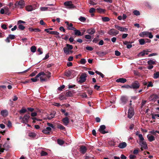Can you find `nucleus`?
Masks as SVG:
<instances>
[{
    "mask_svg": "<svg viewBox=\"0 0 159 159\" xmlns=\"http://www.w3.org/2000/svg\"><path fill=\"white\" fill-rule=\"evenodd\" d=\"M62 121L65 125H67L69 123V119L67 117L63 118L62 120Z\"/></svg>",
    "mask_w": 159,
    "mask_h": 159,
    "instance_id": "obj_20",
    "label": "nucleus"
},
{
    "mask_svg": "<svg viewBox=\"0 0 159 159\" xmlns=\"http://www.w3.org/2000/svg\"><path fill=\"white\" fill-rule=\"evenodd\" d=\"M8 37L9 38L11 39H14L15 38V36L14 35L10 34L8 35Z\"/></svg>",
    "mask_w": 159,
    "mask_h": 159,
    "instance_id": "obj_47",
    "label": "nucleus"
},
{
    "mask_svg": "<svg viewBox=\"0 0 159 159\" xmlns=\"http://www.w3.org/2000/svg\"><path fill=\"white\" fill-rule=\"evenodd\" d=\"M30 117L29 113L28 114L25 115L23 118V121H22V122L25 124H27L28 122L29 119Z\"/></svg>",
    "mask_w": 159,
    "mask_h": 159,
    "instance_id": "obj_9",
    "label": "nucleus"
},
{
    "mask_svg": "<svg viewBox=\"0 0 159 159\" xmlns=\"http://www.w3.org/2000/svg\"><path fill=\"white\" fill-rule=\"evenodd\" d=\"M97 12L99 13H104L105 11V10L100 8H98L96 9Z\"/></svg>",
    "mask_w": 159,
    "mask_h": 159,
    "instance_id": "obj_30",
    "label": "nucleus"
},
{
    "mask_svg": "<svg viewBox=\"0 0 159 159\" xmlns=\"http://www.w3.org/2000/svg\"><path fill=\"white\" fill-rule=\"evenodd\" d=\"M71 72V74L72 77H74L77 75L78 74V72L75 71L73 70H70Z\"/></svg>",
    "mask_w": 159,
    "mask_h": 159,
    "instance_id": "obj_26",
    "label": "nucleus"
},
{
    "mask_svg": "<svg viewBox=\"0 0 159 159\" xmlns=\"http://www.w3.org/2000/svg\"><path fill=\"white\" fill-rule=\"evenodd\" d=\"M106 129V126L104 125H101L100 126L99 129V131L102 134H105L108 133V132L104 130Z\"/></svg>",
    "mask_w": 159,
    "mask_h": 159,
    "instance_id": "obj_12",
    "label": "nucleus"
},
{
    "mask_svg": "<svg viewBox=\"0 0 159 159\" xmlns=\"http://www.w3.org/2000/svg\"><path fill=\"white\" fill-rule=\"evenodd\" d=\"M139 36L141 37H148L150 39L153 38V35L151 32L148 31H143L141 32L139 34Z\"/></svg>",
    "mask_w": 159,
    "mask_h": 159,
    "instance_id": "obj_2",
    "label": "nucleus"
},
{
    "mask_svg": "<svg viewBox=\"0 0 159 159\" xmlns=\"http://www.w3.org/2000/svg\"><path fill=\"white\" fill-rule=\"evenodd\" d=\"M115 54L116 56H119L120 55V52L117 50L115 51Z\"/></svg>",
    "mask_w": 159,
    "mask_h": 159,
    "instance_id": "obj_56",
    "label": "nucleus"
},
{
    "mask_svg": "<svg viewBox=\"0 0 159 159\" xmlns=\"http://www.w3.org/2000/svg\"><path fill=\"white\" fill-rule=\"evenodd\" d=\"M48 154L47 152L43 151H42L41 153V155L42 156H47Z\"/></svg>",
    "mask_w": 159,
    "mask_h": 159,
    "instance_id": "obj_42",
    "label": "nucleus"
},
{
    "mask_svg": "<svg viewBox=\"0 0 159 159\" xmlns=\"http://www.w3.org/2000/svg\"><path fill=\"white\" fill-rule=\"evenodd\" d=\"M121 87L123 88H125L127 89H129L130 88V85H124L122 86Z\"/></svg>",
    "mask_w": 159,
    "mask_h": 159,
    "instance_id": "obj_45",
    "label": "nucleus"
},
{
    "mask_svg": "<svg viewBox=\"0 0 159 159\" xmlns=\"http://www.w3.org/2000/svg\"><path fill=\"white\" fill-rule=\"evenodd\" d=\"M95 31H96L94 29L91 28L87 30L86 33H88L90 35H93L94 33H95Z\"/></svg>",
    "mask_w": 159,
    "mask_h": 159,
    "instance_id": "obj_14",
    "label": "nucleus"
},
{
    "mask_svg": "<svg viewBox=\"0 0 159 159\" xmlns=\"http://www.w3.org/2000/svg\"><path fill=\"white\" fill-rule=\"evenodd\" d=\"M98 39L97 37H96L93 40V43H96L98 42Z\"/></svg>",
    "mask_w": 159,
    "mask_h": 159,
    "instance_id": "obj_64",
    "label": "nucleus"
},
{
    "mask_svg": "<svg viewBox=\"0 0 159 159\" xmlns=\"http://www.w3.org/2000/svg\"><path fill=\"white\" fill-rule=\"evenodd\" d=\"M133 13L136 16H139L140 15V13L139 11L135 10L133 11Z\"/></svg>",
    "mask_w": 159,
    "mask_h": 159,
    "instance_id": "obj_39",
    "label": "nucleus"
},
{
    "mask_svg": "<svg viewBox=\"0 0 159 159\" xmlns=\"http://www.w3.org/2000/svg\"><path fill=\"white\" fill-rule=\"evenodd\" d=\"M59 33L56 31H51V34L57 35L56 37L57 38H60L61 37L59 35Z\"/></svg>",
    "mask_w": 159,
    "mask_h": 159,
    "instance_id": "obj_25",
    "label": "nucleus"
},
{
    "mask_svg": "<svg viewBox=\"0 0 159 159\" xmlns=\"http://www.w3.org/2000/svg\"><path fill=\"white\" fill-rule=\"evenodd\" d=\"M148 65H152L156 64V61L155 60H149L147 62Z\"/></svg>",
    "mask_w": 159,
    "mask_h": 159,
    "instance_id": "obj_22",
    "label": "nucleus"
},
{
    "mask_svg": "<svg viewBox=\"0 0 159 159\" xmlns=\"http://www.w3.org/2000/svg\"><path fill=\"white\" fill-rule=\"evenodd\" d=\"M147 137L149 141L150 142L152 141L155 140V138L152 135H151L149 136V135H148L147 136Z\"/></svg>",
    "mask_w": 159,
    "mask_h": 159,
    "instance_id": "obj_24",
    "label": "nucleus"
},
{
    "mask_svg": "<svg viewBox=\"0 0 159 159\" xmlns=\"http://www.w3.org/2000/svg\"><path fill=\"white\" fill-rule=\"evenodd\" d=\"M146 102L147 101L146 100H142L141 103V108H142L143 107V106L146 103Z\"/></svg>",
    "mask_w": 159,
    "mask_h": 159,
    "instance_id": "obj_50",
    "label": "nucleus"
},
{
    "mask_svg": "<svg viewBox=\"0 0 159 159\" xmlns=\"http://www.w3.org/2000/svg\"><path fill=\"white\" fill-rule=\"evenodd\" d=\"M75 34L78 36H82L84 35V33H81L80 31L78 30H75Z\"/></svg>",
    "mask_w": 159,
    "mask_h": 159,
    "instance_id": "obj_23",
    "label": "nucleus"
},
{
    "mask_svg": "<svg viewBox=\"0 0 159 159\" xmlns=\"http://www.w3.org/2000/svg\"><path fill=\"white\" fill-rule=\"evenodd\" d=\"M100 86H98L97 85H95L94 86V88L98 90H99L100 89Z\"/></svg>",
    "mask_w": 159,
    "mask_h": 159,
    "instance_id": "obj_54",
    "label": "nucleus"
},
{
    "mask_svg": "<svg viewBox=\"0 0 159 159\" xmlns=\"http://www.w3.org/2000/svg\"><path fill=\"white\" fill-rule=\"evenodd\" d=\"M87 148L86 147L82 145L80 147V151L82 153L84 154L87 151Z\"/></svg>",
    "mask_w": 159,
    "mask_h": 159,
    "instance_id": "obj_15",
    "label": "nucleus"
},
{
    "mask_svg": "<svg viewBox=\"0 0 159 159\" xmlns=\"http://www.w3.org/2000/svg\"><path fill=\"white\" fill-rule=\"evenodd\" d=\"M7 126L9 127H11L12 126V124L11 123V122L9 120L8 121Z\"/></svg>",
    "mask_w": 159,
    "mask_h": 159,
    "instance_id": "obj_62",
    "label": "nucleus"
},
{
    "mask_svg": "<svg viewBox=\"0 0 159 159\" xmlns=\"http://www.w3.org/2000/svg\"><path fill=\"white\" fill-rule=\"evenodd\" d=\"M65 75L68 77H71L70 70L65 73Z\"/></svg>",
    "mask_w": 159,
    "mask_h": 159,
    "instance_id": "obj_32",
    "label": "nucleus"
},
{
    "mask_svg": "<svg viewBox=\"0 0 159 159\" xmlns=\"http://www.w3.org/2000/svg\"><path fill=\"white\" fill-rule=\"evenodd\" d=\"M136 157V156L132 154L130 155L129 156V159H134Z\"/></svg>",
    "mask_w": 159,
    "mask_h": 159,
    "instance_id": "obj_52",
    "label": "nucleus"
},
{
    "mask_svg": "<svg viewBox=\"0 0 159 159\" xmlns=\"http://www.w3.org/2000/svg\"><path fill=\"white\" fill-rule=\"evenodd\" d=\"M36 48L35 46H32L31 47V51L33 52H34L36 51Z\"/></svg>",
    "mask_w": 159,
    "mask_h": 159,
    "instance_id": "obj_36",
    "label": "nucleus"
},
{
    "mask_svg": "<svg viewBox=\"0 0 159 159\" xmlns=\"http://www.w3.org/2000/svg\"><path fill=\"white\" fill-rule=\"evenodd\" d=\"M47 125H48V126L52 127V128H55V126L53 125L52 124L48 122L47 123Z\"/></svg>",
    "mask_w": 159,
    "mask_h": 159,
    "instance_id": "obj_55",
    "label": "nucleus"
},
{
    "mask_svg": "<svg viewBox=\"0 0 159 159\" xmlns=\"http://www.w3.org/2000/svg\"><path fill=\"white\" fill-rule=\"evenodd\" d=\"M59 99L60 100H63L66 99V97L64 95H61L59 97Z\"/></svg>",
    "mask_w": 159,
    "mask_h": 159,
    "instance_id": "obj_53",
    "label": "nucleus"
},
{
    "mask_svg": "<svg viewBox=\"0 0 159 159\" xmlns=\"http://www.w3.org/2000/svg\"><path fill=\"white\" fill-rule=\"evenodd\" d=\"M139 139V141H143L144 140V139L143 137V135L142 134H139V136H138Z\"/></svg>",
    "mask_w": 159,
    "mask_h": 159,
    "instance_id": "obj_51",
    "label": "nucleus"
},
{
    "mask_svg": "<svg viewBox=\"0 0 159 159\" xmlns=\"http://www.w3.org/2000/svg\"><path fill=\"white\" fill-rule=\"evenodd\" d=\"M27 111L26 109L24 107H22L21 110H20L19 112L20 114H24L27 112Z\"/></svg>",
    "mask_w": 159,
    "mask_h": 159,
    "instance_id": "obj_27",
    "label": "nucleus"
},
{
    "mask_svg": "<svg viewBox=\"0 0 159 159\" xmlns=\"http://www.w3.org/2000/svg\"><path fill=\"white\" fill-rule=\"evenodd\" d=\"M40 24L42 25H46V23H45L42 20H40Z\"/></svg>",
    "mask_w": 159,
    "mask_h": 159,
    "instance_id": "obj_61",
    "label": "nucleus"
},
{
    "mask_svg": "<svg viewBox=\"0 0 159 159\" xmlns=\"http://www.w3.org/2000/svg\"><path fill=\"white\" fill-rule=\"evenodd\" d=\"M1 114L3 117H6L8 115V112L7 110H3L1 111Z\"/></svg>",
    "mask_w": 159,
    "mask_h": 159,
    "instance_id": "obj_19",
    "label": "nucleus"
},
{
    "mask_svg": "<svg viewBox=\"0 0 159 159\" xmlns=\"http://www.w3.org/2000/svg\"><path fill=\"white\" fill-rule=\"evenodd\" d=\"M139 149H135L133 152V153L134 154L137 155V154L139 152Z\"/></svg>",
    "mask_w": 159,
    "mask_h": 159,
    "instance_id": "obj_63",
    "label": "nucleus"
},
{
    "mask_svg": "<svg viewBox=\"0 0 159 159\" xmlns=\"http://www.w3.org/2000/svg\"><path fill=\"white\" fill-rule=\"evenodd\" d=\"M102 20L103 22H108L110 20V19L107 17H102Z\"/></svg>",
    "mask_w": 159,
    "mask_h": 159,
    "instance_id": "obj_29",
    "label": "nucleus"
},
{
    "mask_svg": "<svg viewBox=\"0 0 159 159\" xmlns=\"http://www.w3.org/2000/svg\"><path fill=\"white\" fill-rule=\"evenodd\" d=\"M65 95L66 97H71L72 96L73 93L71 91L67 90L65 93Z\"/></svg>",
    "mask_w": 159,
    "mask_h": 159,
    "instance_id": "obj_21",
    "label": "nucleus"
},
{
    "mask_svg": "<svg viewBox=\"0 0 159 159\" xmlns=\"http://www.w3.org/2000/svg\"><path fill=\"white\" fill-rule=\"evenodd\" d=\"M126 146V143L125 142H123L120 143L118 146V147L120 148L123 149L125 148Z\"/></svg>",
    "mask_w": 159,
    "mask_h": 159,
    "instance_id": "obj_17",
    "label": "nucleus"
},
{
    "mask_svg": "<svg viewBox=\"0 0 159 159\" xmlns=\"http://www.w3.org/2000/svg\"><path fill=\"white\" fill-rule=\"evenodd\" d=\"M43 75H42L40 76V81L41 82H43L44 81H46L47 80L46 78H43Z\"/></svg>",
    "mask_w": 159,
    "mask_h": 159,
    "instance_id": "obj_43",
    "label": "nucleus"
},
{
    "mask_svg": "<svg viewBox=\"0 0 159 159\" xmlns=\"http://www.w3.org/2000/svg\"><path fill=\"white\" fill-rule=\"evenodd\" d=\"M120 100L123 103L125 104L128 101V98L126 96H122L121 97Z\"/></svg>",
    "mask_w": 159,
    "mask_h": 159,
    "instance_id": "obj_16",
    "label": "nucleus"
},
{
    "mask_svg": "<svg viewBox=\"0 0 159 159\" xmlns=\"http://www.w3.org/2000/svg\"><path fill=\"white\" fill-rule=\"evenodd\" d=\"M127 81L126 79L123 78H120L117 79L116 80V82L117 83H124Z\"/></svg>",
    "mask_w": 159,
    "mask_h": 159,
    "instance_id": "obj_18",
    "label": "nucleus"
},
{
    "mask_svg": "<svg viewBox=\"0 0 159 159\" xmlns=\"http://www.w3.org/2000/svg\"><path fill=\"white\" fill-rule=\"evenodd\" d=\"M87 77V75L85 73L82 74L80 76V80L78 81L79 83L82 84L85 82L86 80V78Z\"/></svg>",
    "mask_w": 159,
    "mask_h": 159,
    "instance_id": "obj_8",
    "label": "nucleus"
},
{
    "mask_svg": "<svg viewBox=\"0 0 159 159\" xmlns=\"http://www.w3.org/2000/svg\"><path fill=\"white\" fill-rule=\"evenodd\" d=\"M141 147H143V148L146 149L148 148L147 145L146 143L143 141H139V142L138 143Z\"/></svg>",
    "mask_w": 159,
    "mask_h": 159,
    "instance_id": "obj_13",
    "label": "nucleus"
},
{
    "mask_svg": "<svg viewBox=\"0 0 159 159\" xmlns=\"http://www.w3.org/2000/svg\"><path fill=\"white\" fill-rule=\"evenodd\" d=\"M57 142L60 145H62L64 143V142L63 141L60 139H58Z\"/></svg>",
    "mask_w": 159,
    "mask_h": 159,
    "instance_id": "obj_37",
    "label": "nucleus"
},
{
    "mask_svg": "<svg viewBox=\"0 0 159 159\" xmlns=\"http://www.w3.org/2000/svg\"><path fill=\"white\" fill-rule=\"evenodd\" d=\"M134 115V112L133 111V108L132 107H130L129 109L128 112V117L129 118H131Z\"/></svg>",
    "mask_w": 159,
    "mask_h": 159,
    "instance_id": "obj_11",
    "label": "nucleus"
},
{
    "mask_svg": "<svg viewBox=\"0 0 159 159\" xmlns=\"http://www.w3.org/2000/svg\"><path fill=\"white\" fill-rule=\"evenodd\" d=\"M66 7L68 8L71 9L75 7L74 5L72 3L71 1H68L65 2L64 4Z\"/></svg>",
    "mask_w": 159,
    "mask_h": 159,
    "instance_id": "obj_6",
    "label": "nucleus"
},
{
    "mask_svg": "<svg viewBox=\"0 0 159 159\" xmlns=\"http://www.w3.org/2000/svg\"><path fill=\"white\" fill-rule=\"evenodd\" d=\"M115 27L118 30H119L120 31L121 30L122 27L120 26L117 25H114Z\"/></svg>",
    "mask_w": 159,
    "mask_h": 159,
    "instance_id": "obj_40",
    "label": "nucleus"
},
{
    "mask_svg": "<svg viewBox=\"0 0 159 159\" xmlns=\"http://www.w3.org/2000/svg\"><path fill=\"white\" fill-rule=\"evenodd\" d=\"M151 97L152 98H153L156 99H158L159 98V97H158V96L156 94L153 95H152Z\"/></svg>",
    "mask_w": 159,
    "mask_h": 159,
    "instance_id": "obj_60",
    "label": "nucleus"
},
{
    "mask_svg": "<svg viewBox=\"0 0 159 159\" xmlns=\"http://www.w3.org/2000/svg\"><path fill=\"white\" fill-rule=\"evenodd\" d=\"M86 48L87 50L90 51H92L93 50V48L90 46H87Z\"/></svg>",
    "mask_w": 159,
    "mask_h": 159,
    "instance_id": "obj_58",
    "label": "nucleus"
},
{
    "mask_svg": "<svg viewBox=\"0 0 159 159\" xmlns=\"http://www.w3.org/2000/svg\"><path fill=\"white\" fill-rule=\"evenodd\" d=\"M45 74L44 72H41L39 73L34 78H32L31 80L33 82H35L39 80L38 78L42 75H45Z\"/></svg>",
    "mask_w": 159,
    "mask_h": 159,
    "instance_id": "obj_7",
    "label": "nucleus"
},
{
    "mask_svg": "<svg viewBox=\"0 0 159 159\" xmlns=\"http://www.w3.org/2000/svg\"><path fill=\"white\" fill-rule=\"evenodd\" d=\"M38 7L37 5L34 4L32 5L26 6L25 9L27 11H30L36 9Z\"/></svg>",
    "mask_w": 159,
    "mask_h": 159,
    "instance_id": "obj_4",
    "label": "nucleus"
},
{
    "mask_svg": "<svg viewBox=\"0 0 159 159\" xmlns=\"http://www.w3.org/2000/svg\"><path fill=\"white\" fill-rule=\"evenodd\" d=\"M128 30V29L127 28L122 27L121 30V31L127 32Z\"/></svg>",
    "mask_w": 159,
    "mask_h": 159,
    "instance_id": "obj_59",
    "label": "nucleus"
},
{
    "mask_svg": "<svg viewBox=\"0 0 159 159\" xmlns=\"http://www.w3.org/2000/svg\"><path fill=\"white\" fill-rule=\"evenodd\" d=\"M140 87V84L137 81H135L130 85V89H138Z\"/></svg>",
    "mask_w": 159,
    "mask_h": 159,
    "instance_id": "obj_5",
    "label": "nucleus"
},
{
    "mask_svg": "<svg viewBox=\"0 0 159 159\" xmlns=\"http://www.w3.org/2000/svg\"><path fill=\"white\" fill-rule=\"evenodd\" d=\"M57 128L61 130H65V128L63 126L60 124L57 125Z\"/></svg>",
    "mask_w": 159,
    "mask_h": 159,
    "instance_id": "obj_28",
    "label": "nucleus"
},
{
    "mask_svg": "<svg viewBox=\"0 0 159 159\" xmlns=\"http://www.w3.org/2000/svg\"><path fill=\"white\" fill-rule=\"evenodd\" d=\"M42 132L44 134H50V132L47 130L46 129H44L42 130Z\"/></svg>",
    "mask_w": 159,
    "mask_h": 159,
    "instance_id": "obj_49",
    "label": "nucleus"
},
{
    "mask_svg": "<svg viewBox=\"0 0 159 159\" xmlns=\"http://www.w3.org/2000/svg\"><path fill=\"white\" fill-rule=\"evenodd\" d=\"M37 73V71H35L33 72H32L30 75V76L32 77L35 76L36 74Z\"/></svg>",
    "mask_w": 159,
    "mask_h": 159,
    "instance_id": "obj_57",
    "label": "nucleus"
},
{
    "mask_svg": "<svg viewBox=\"0 0 159 159\" xmlns=\"http://www.w3.org/2000/svg\"><path fill=\"white\" fill-rule=\"evenodd\" d=\"M18 27V28L21 30H23L25 28V27L21 24H20Z\"/></svg>",
    "mask_w": 159,
    "mask_h": 159,
    "instance_id": "obj_38",
    "label": "nucleus"
},
{
    "mask_svg": "<svg viewBox=\"0 0 159 159\" xmlns=\"http://www.w3.org/2000/svg\"><path fill=\"white\" fill-rule=\"evenodd\" d=\"M139 42L140 44L143 45L145 43V40L144 39H141L139 40Z\"/></svg>",
    "mask_w": 159,
    "mask_h": 159,
    "instance_id": "obj_31",
    "label": "nucleus"
},
{
    "mask_svg": "<svg viewBox=\"0 0 159 159\" xmlns=\"http://www.w3.org/2000/svg\"><path fill=\"white\" fill-rule=\"evenodd\" d=\"M73 48V46L72 45L67 43L66 44V47L63 48L64 52L66 55L69 54L70 53H72L73 52V51L71 50Z\"/></svg>",
    "mask_w": 159,
    "mask_h": 159,
    "instance_id": "obj_1",
    "label": "nucleus"
},
{
    "mask_svg": "<svg viewBox=\"0 0 159 159\" xmlns=\"http://www.w3.org/2000/svg\"><path fill=\"white\" fill-rule=\"evenodd\" d=\"M29 136L30 137L34 138L36 136V134L34 133L31 132L29 134Z\"/></svg>",
    "mask_w": 159,
    "mask_h": 159,
    "instance_id": "obj_33",
    "label": "nucleus"
},
{
    "mask_svg": "<svg viewBox=\"0 0 159 159\" xmlns=\"http://www.w3.org/2000/svg\"><path fill=\"white\" fill-rule=\"evenodd\" d=\"M119 31L116 30L114 29L110 30L108 32V34L111 35H116L119 34Z\"/></svg>",
    "mask_w": 159,
    "mask_h": 159,
    "instance_id": "obj_10",
    "label": "nucleus"
},
{
    "mask_svg": "<svg viewBox=\"0 0 159 159\" xmlns=\"http://www.w3.org/2000/svg\"><path fill=\"white\" fill-rule=\"evenodd\" d=\"M86 61L85 59L84 58L81 59L80 61V63L82 64H84L86 63Z\"/></svg>",
    "mask_w": 159,
    "mask_h": 159,
    "instance_id": "obj_41",
    "label": "nucleus"
},
{
    "mask_svg": "<svg viewBox=\"0 0 159 159\" xmlns=\"http://www.w3.org/2000/svg\"><path fill=\"white\" fill-rule=\"evenodd\" d=\"M79 20L81 22H84L86 21V19L84 17L81 16L79 18Z\"/></svg>",
    "mask_w": 159,
    "mask_h": 159,
    "instance_id": "obj_44",
    "label": "nucleus"
},
{
    "mask_svg": "<svg viewBox=\"0 0 159 159\" xmlns=\"http://www.w3.org/2000/svg\"><path fill=\"white\" fill-rule=\"evenodd\" d=\"M3 148H5V149L6 148H9V145L7 143H5L3 145Z\"/></svg>",
    "mask_w": 159,
    "mask_h": 159,
    "instance_id": "obj_46",
    "label": "nucleus"
},
{
    "mask_svg": "<svg viewBox=\"0 0 159 159\" xmlns=\"http://www.w3.org/2000/svg\"><path fill=\"white\" fill-rule=\"evenodd\" d=\"M15 7L23 8L25 6V2L23 0H20L18 2H16L15 4Z\"/></svg>",
    "mask_w": 159,
    "mask_h": 159,
    "instance_id": "obj_3",
    "label": "nucleus"
},
{
    "mask_svg": "<svg viewBox=\"0 0 159 159\" xmlns=\"http://www.w3.org/2000/svg\"><path fill=\"white\" fill-rule=\"evenodd\" d=\"M159 77V72H157L154 73L153 75V78L154 79H157Z\"/></svg>",
    "mask_w": 159,
    "mask_h": 159,
    "instance_id": "obj_35",
    "label": "nucleus"
},
{
    "mask_svg": "<svg viewBox=\"0 0 159 159\" xmlns=\"http://www.w3.org/2000/svg\"><path fill=\"white\" fill-rule=\"evenodd\" d=\"M84 37L86 39L89 40V41H91L92 37L89 34L85 35H84Z\"/></svg>",
    "mask_w": 159,
    "mask_h": 159,
    "instance_id": "obj_34",
    "label": "nucleus"
},
{
    "mask_svg": "<svg viewBox=\"0 0 159 159\" xmlns=\"http://www.w3.org/2000/svg\"><path fill=\"white\" fill-rule=\"evenodd\" d=\"M95 9L93 7L91 8L89 10V12L91 13H92L95 12Z\"/></svg>",
    "mask_w": 159,
    "mask_h": 159,
    "instance_id": "obj_48",
    "label": "nucleus"
}]
</instances>
